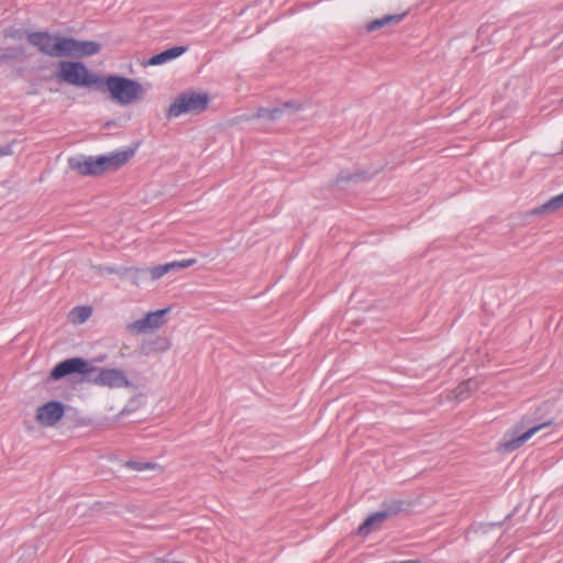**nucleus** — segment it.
Here are the masks:
<instances>
[{"label":"nucleus","instance_id":"a211bd4d","mask_svg":"<svg viewBox=\"0 0 563 563\" xmlns=\"http://www.w3.org/2000/svg\"><path fill=\"white\" fill-rule=\"evenodd\" d=\"M124 276L131 279L134 285H141L150 279V271L148 268L130 267L125 269Z\"/></svg>","mask_w":563,"mask_h":563},{"label":"nucleus","instance_id":"1a4fd4ad","mask_svg":"<svg viewBox=\"0 0 563 563\" xmlns=\"http://www.w3.org/2000/svg\"><path fill=\"white\" fill-rule=\"evenodd\" d=\"M100 49L101 45L96 41H78L65 36L64 57H88L98 54Z\"/></svg>","mask_w":563,"mask_h":563},{"label":"nucleus","instance_id":"ddd939ff","mask_svg":"<svg viewBox=\"0 0 563 563\" xmlns=\"http://www.w3.org/2000/svg\"><path fill=\"white\" fill-rule=\"evenodd\" d=\"M294 109L292 102H285L282 107L274 108H260L255 114V118L267 121H277L287 111Z\"/></svg>","mask_w":563,"mask_h":563},{"label":"nucleus","instance_id":"9d476101","mask_svg":"<svg viewBox=\"0 0 563 563\" xmlns=\"http://www.w3.org/2000/svg\"><path fill=\"white\" fill-rule=\"evenodd\" d=\"M65 415V405L59 400H51L36 410V421L44 427L55 426Z\"/></svg>","mask_w":563,"mask_h":563},{"label":"nucleus","instance_id":"5701e85b","mask_svg":"<svg viewBox=\"0 0 563 563\" xmlns=\"http://www.w3.org/2000/svg\"><path fill=\"white\" fill-rule=\"evenodd\" d=\"M3 36L5 38L22 40L24 36V31L22 29L10 26L3 31Z\"/></svg>","mask_w":563,"mask_h":563},{"label":"nucleus","instance_id":"0eeeda50","mask_svg":"<svg viewBox=\"0 0 563 563\" xmlns=\"http://www.w3.org/2000/svg\"><path fill=\"white\" fill-rule=\"evenodd\" d=\"M95 371L96 367L86 358L71 357L57 363L51 371L49 378L52 380H59L71 374L87 376Z\"/></svg>","mask_w":563,"mask_h":563},{"label":"nucleus","instance_id":"f03ea898","mask_svg":"<svg viewBox=\"0 0 563 563\" xmlns=\"http://www.w3.org/2000/svg\"><path fill=\"white\" fill-rule=\"evenodd\" d=\"M106 86L111 98L122 106L133 103L144 93V88L139 81L119 75L108 76Z\"/></svg>","mask_w":563,"mask_h":563},{"label":"nucleus","instance_id":"dca6fc26","mask_svg":"<svg viewBox=\"0 0 563 563\" xmlns=\"http://www.w3.org/2000/svg\"><path fill=\"white\" fill-rule=\"evenodd\" d=\"M385 519V514L380 510L369 515L358 527L357 532L361 536H367L375 526L382 523Z\"/></svg>","mask_w":563,"mask_h":563},{"label":"nucleus","instance_id":"aec40b11","mask_svg":"<svg viewBox=\"0 0 563 563\" xmlns=\"http://www.w3.org/2000/svg\"><path fill=\"white\" fill-rule=\"evenodd\" d=\"M156 463L152 462H140V461H128L125 463V467L136 471V472H144L147 470H154L156 467Z\"/></svg>","mask_w":563,"mask_h":563},{"label":"nucleus","instance_id":"c756f323","mask_svg":"<svg viewBox=\"0 0 563 563\" xmlns=\"http://www.w3.org/2000/svg\"><path fill=\"white\" fill-rule=\"evenodd\" d=\"M168 349H169V344H168V343H166V344L162 347V350H163V351L168 350Z\"/></svg>","mask_w":563,"mask_h":563},{"label":"nucleus","instance_id":"bb28decb","mask_svg":"<svg viewBox=\"0 0 563 563\" xmlns=\"http://www.w3.org/2000/svg\"><path fill=\"white\" fill-rule=\"evenodd\" d=\"M11 154V146L7 145L2 148H0V156L9 155Z\"/></svg>","mask_w":563,"mask_h":563},{"label":"nucleus","instance_id":"412c9836","mask_svg":"<svg viewBox=\"0 0 563 563\" xmlns=\"http://www.w3.org/2000/svg\"><path fill=\"white\" fill-rule=\"evenodd\" d=\"M167 263L150 267V280L154 282L170 273Z\"/></svg>","mask_w":563,"mask_h":563},{"label":"nucleus","instance_id":"2eb2a0df","mask_svg":"<svg viewBox=\"0 0 563 563\" xmlns=\"http://www.w3.org/2000/svg\"><path fill=\"white\" fill-rule=\"evenodd\" d=\"M408 506L404 499H391L382 504L380 511L385 514V519H387L407 510Z\"/></svg>","mask_w":563,"mask_h":563},{"label":"nucleus","instance_id":"6e6552de","mask_svg":"<svg viewBox=\"0 0 563 563\" xmlns=\"http://www.w3.org/2000/svg\"><path fill=\"white\" fill-rule=\"evenodd\" d=\"M90 380L98 386L109 388H128L132 385L124 372L119 368H101Z\"/></svg>","mask_w":563,"mask_h":563},{"label":"nucleus","instance_id":"f8f14e48","mask_svg":"<svg viewBox=\"0 0 563 563\" xmlns=\"http://www.w3.org/2000/svg\"><path fill=\"white\" fill-rule=\"evenodd\" d=\"M186 52H187V46H181V45L173 46V47L167 48L158 54L153 55L147 60V65L158 66V65L166 64V63L174 60L177 57L181 56Z\"/></svg>","mask_w":563,"mask_h":563},{"label":"nucleus","instance_id":"39448f33","mask_svg":"<svg viewBox=\"0 0 563 563\" xmlns=\"http://www.w3.org/2000/svg\"><path fill=\"white\" fill-rule=\"evenodd\" d=\"M59 80L78 87H89L98 82V76L91 74L80 62L63 60L59 64Z\"/></svg>","mask_w":563,"mask_h":563},{"label":"nucleus","instance_id":"f3484780","mask_svg":"<svg viewBox=\"0 0 563 563\" xmlns=\"http://www.w3.org/2000/svg\"><path fill=\"white\" fill-rule=\"evenodd\" d=\"M406 14H388L383 18L373 20L366 24V31L367 32H374L376 30H379L390 23H398L400 22Z\"/></svg>","mask_w":563,"mask_h":563},{"label":"nucleus","instance_id":"20e7f679","mask_svg":"<svg viewBox=\"0 0 563 563\" xmlns=\"http://www.w3.org/2000/svg\"><path fill=\"white\" fill-rule=\"evenodd\" d=\"M550 422L540 423L533 427L526 428V421L522 419L520 422L514 424L507 430L501 441L498 444V452L511 453L522 446L533 434L539 430L549 426Z\"/></svg>","mask_w":563,"mask_h":563},{"label":"nucleus","instance_id":"c85d7f7f","mask_svg":"<svg viewBox=\"0 0 563 563\" xmlns=\"http://www.w3.org/2000/svg\"><path fill=\"white\" fill-rule=\"evenodd\" d=\"M106 272H108V273H113V272H114V268L107 267V268H106Z\"/></svg>","mask_w":563,"mask_h":563},{"label":"nucleus","instance_id":"b1692460","mask_svg":"<svg viewBox=\"0 0 563 563\" xmlns=\"http://www.w3.org/2000/svg\"><path fill=\"white\" fill-rule=\"evenodd\" d=\"M74 312H77L79 322L86 321L91 314V308L87 306L78 307Z\"/></svg>","mask_w":563,"mask_h":563},{"label":"nucleus","instance_id":"4be33fe9","mask_svg":"<svg viewBox=\"0 0 563 563\" xmlns=\"http://www.w3.org/2000/svg\"><path fill=\"white\" fill-rule=\"evenodd\" d=\"M196 262H197L196 258H185V260H181V261L169 262V263H167V265L169 266L168 267L169 272H176V271H179V269H184V268L190 267L194 264H196Z\"/></svg>","mask_w":563,"mask_h":563},{"label":"nucleus","instance_id":"4468645a","mask_svg":"<svg viewBox=\"0 0 563 563\" xmlns=\"http://www.w3.org/2000/svg\"><path fill=\"white\" fill-rule=\"evenodd\" d=\"M561 208H563V192L550 198L544 203L536 207L532 210V214H536V216L550 214V213H554L555 211L560 210Z\"/></svg>","mask_w":563,"mask_h":563},{"label":"nucleus","instance_id":"423d86ee","mask_svg":"<svg viewBox=\"0 0 563 563\" xmlns=\"http://www.w3.org/2000/svg\"><path fill=\"white\" fill-rule=\"evenodd\" d=\"M27 41L46 56H64L65 36L52 35L46 31H37L29 33Z\"/></svg>","mask_w":563,"mask_h":563},{"label":"nucleus","instance_id":"cd10ccee","mask_svg":"<svg viewBox=\"0 0 563 563\" xmlns=\"http://www.w3.org/2000/svg\"><path fill=\"white\" fill-rule=\"evenodd\" d=\"M400 563H421L419 560H407V561H402Z\"/></svg>","mask_w":563,"mask_h":563},{"label":"nucleus","instance_id":"a878e982","mask_svg":"<svg viewBox=\"0 0 563 563\" xmlns=\"http://www.w3.org/2000/svg\"><path fill=\"white\" fill-rule=\"evenodd\" d=\"M352 178H353V176H352V175H350V174H349V175H346V176H345L343 173H341V174L336 177V183H341V181H345V180H346V181H349V180H351Z\"/></svg>","mask_w":563,"mask_h":563},{"label":"nucleus","instance_id":"f257e3e1","mask_svg":"<svg viewBox=\"0 0 563 563\" xmlns=\"http://www.w3.org/2000/svg\"><path fill=\"white\" fill-rule=\"evenodd\" d=\"M136 147L128 146L99 156H71L68 158V167L80 176H100L122 167L134 156Z\"/></svg>","mask_w":563,"mask_h":563},{"label":"nucleus","instance_id":"6ab92c4d","mask_svg":"<svg viewBox=\"0 0 563 563\" xmlns=\"http://www.w3.org/2000/svg\"><path fill=\"white\" fill-rule=\"evenodd\" d=\"M475 383L472 380H466L460 384L455 389V397L460 401L467 399L470 391L473 389Z\"/></svg>","mask_w":563,"mask_h":563},{"label":"nucleus","instance_id":"7ed1b4c3","mask_svg":"<svg viewBox=\"0 0 563 563\" xmlns=\"http://www.w3.org/2000/svg\"><path fill=\"white\" fill-rule=\"evenodd\" d=\"M209 101V96L205 92H181L167 109L166 117L172 119L183 114H200L207 109Z\"/></svg>","mask_w":563,"mask_h":563},{"label":"nucleus","instance_id":"9b49d317","mask_svg":"<svg viewBox=\"0 0 563 563\" xmlns=\"http://www.w3.org/2000/svg\"><path fill=\"white\" fill-rule=\"evenodd\" d=\"M169 312V308L159 309L148 312L145 317L128 324L130 332L145 333L147 330H155L165 324V316Z\"/></svg>","mask_w":563,"mask_h":563},{"label":"nucleus","instance_id":"7c9ffc66","mask_svg":"<svg viewBox=\"0 0 563 563\" xmlns=\"http://www.w3.org/2000/svg\"><path fill=\"white\" fill-rule=\"evenodd\" d=\"M561 102H563V98L561 99Z\"/></svg>","mask_w":563,"mask_h":563},{"label":"nucleus","instance_id":"393cba45","mask_svg":"<svg viewBox=\"0 0 563 563\" xmlns=\"http://www.w3.org/2000/svg\"><path fill=\"white\" fill-rule=\"evenodd\" d=\"M16 57V51L14 48H8L7 53L0 55L1 60L13 59Z\"/></svg>","mask_w":563,"mask_h":563}]
</instances>
